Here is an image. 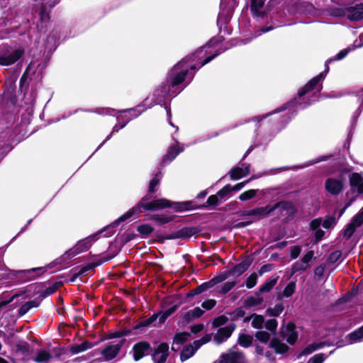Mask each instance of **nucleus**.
I'll return each instance as SVG.
<instances>
[{
  "label": "nucleus",
  "mask_w": 363,
  "mask_h": 363,
  "mask_svg": "<svg viewBox=\"0 0 363 363\" xmlns=\"http://www.w3.org/2000/svg\"><path fill=\"white\" fill-rule=\"evenodd\" d=\"M194 354V350H192V345H188L185 346L180 353V360L182 362H184L189 359L191 357H192Z\"/></svg>",
  "instance_id": "c03bdc74"
},
{
  "label": "nucleus",
  "mask_w": 363,
  "mask_h": 363,
  "mask_svg": "<svg viewBox=\"0 0 363 363\" xmlns=\"http://www.w3.org/2000/svg\"><path fill=\"white\" fill-rule=\"evenodd\" d=\"M252 262V259H250L249 257L245 259L239 264L235 265L233 268L230 269L226 271L228 277L237 275L238 277L242 275L243 273H245L250 266L251 265Z\"/></svg>",
  "instance_id": "6ab92c4d"
},
{
  "label": "nucleus",
  "mask_w": 363,
  "mask_h": 363,
  "mask_svg": "<svg viewBox=\"0 0 363 363\" xmlns=\"http://www.w3.org/2000/svg\"><path fill=\"white\" fill-rule=\"evenodd\" d=\"M54 6L55 4H51L49 6L45 4H42L39 11L40 19L42 23H47L49 21L50 18V12L51 9Z\"/></svg>",
  "instance_id": "7c9ffc66"
},
{
  "label": "nucleus",
  "mask_w": 363,
  "mask_h": 363,
  "mask_svg": "<svg viewBox=\"0 0 363 363\" xmlns=\"http://www.w3.org/2000/svg\"><path fill=\"white\" fill-rule=\"evenodd\" d=\"M266 0H251L250 11L253 16L264 18L267 15V12L262 11Z\"/></svg>",
  "instance_id": "412c9836"
},
{
  "label": "nucleus",
  "mask_w": 363,
  "mask_h": 363,
  "mask_svg": "<svg viewBox=\"0 0 363 363\" xmlns=\"http://www.w3.org/2000/svg\"><path fill=\"white\" fill-rule=\"evenodd\" d=\"M272 212V206H265L262 207L255 208L251 210H243L239 213L241 217L253 216L255 220H259L267 216L270 215Z\"/></svg>",
  "instance_id": "1a4fd4ad"
},
{
  "label": "nucleus",
  "mask_w": 363,
  "mask_h": 363,
  "mask_svg": "<svg viewBox=\"0 0 363 363\" xmlns=\"http://www.w3.org/2000/svg\"><path fill=\"white\" fill-rule=\"evenodd\" d=\"M318 79L316 78L313 77L310 79L304 86H301L297 93V96L293 98L289 101L286 104H284L281 107L276 110V112L283 111L290 107L295 106L298 104V98H301L305 96L307 93L311 91L314 90L318 84Z\"/></svg>",
  "instance_id": "6e6552de"
},
{
  "label": "nucleus",
  "mask_w": 363,
  "mask_h": 363,
  "mask_svg": "<svg viewBox=\"0 0 363 363\" xmlns=\"http://www.w3.org/2000/svg\"><path fill=\"white\" fill-rule=\"evenodd\" d=\"M251 318H253V320L252 321V326L254 328H257V329L262 328L263 324L264 322V319L262 315H257L256 313H253L251 315L246 317L245 318V322L250 320L251 319Z\"/></svg>",
  "instance_id": "72a5a7b5"
},
{
  "label": "nucleus",
  "mask_w": 363,
  "mask_h": 363,
  "mask_svg": "<svg viewBox=\"0 0 363 363\" xmlns=\"http://www.w3.org/2000/svg\"><path fill=\"white\" fill-rule=\"evenodd\" d=\"M176 218L175 215L167 216L164 214H146L145 220H151L155 223V224L160 227L174 220Z\"/></svg>",
  "instance_id": "aec40b11"
},
{
  "label": "nucleus",
  "mask_w": 363,
  "mask_h": 363,
  "mask_svg": "<svg viewBox=\"0 0 363 363\" xmlns=\"http://www.w3.org/2000/svg\"><path fill=\"white\" fill-rule=\"evenodd\" d=\"M131 333V330L125 328L122 330L116 331L113 333H109L106 335V337L104 339L106 340H111L114 338H120L124 336H127Z\"/></svg>",
  "instance_id": "ea45409f"
},
{
  "label": "nucleus",
  "mask_w": 363,
  "mask_h": 363,
  "mask_svg": "<svg viewBox=\"0 0 363 363\" xmlns=\"http://www.w3.org/2000/svg\"><path fill=\"white\" fill-rule=\"evenodd\" d=\"M23 48H17L7 55H0V65L9 66L16 62L24 55Z\"/></svg>",
  "instance_id": "2eb2a0df"
},
{
  "label": "nucleus",
  "mask_w": 363,
  "mask_h": 363,
  "mask_svg": "<svg viewBox=\"0 0 363 363\" xmlns=\"http://www.w3.org/2000/svg\"><path fill=\"white\" fill-rule=\"evenodd\" d=\"M284 310V306L283 303H279L275 305L274 308H269L266 311V313L268 315L277 317L279 316Z\"/></svg>",
  "instance_id": "79ce46f5"
},
{
  "label": "nucleus",
  "mask_w": 363,
  "mask_h": 363,
  "mask_svg": "<svg viewBox=\"0 0 363 363\" xmlns=\"http://www.w3.org/2000/svg\"><path fill=\"white\" fill-rule=\"evenodd\" d=\"M343 186L342 181L333 177L328 178L325 182V190L333 196L339 195L342 191Z\"/></svg>",
  "instance_id": "4468645a"
},
{
  "label": "nucleus",
  "mask_w": 363,
  "mask_h": 363,
  "mask_svg": "<svg viewBox=\"0 0 363 363\" xmlns=\"http://www.w3.org/2000/svg\"><path fill=\"white\" fill-rule=\"evenodd\" d=\"M40 304V300H38V298H35L33 301H29L24 304H23L18 311V315L21 317L26 314L32 308L34 307H38Z\"/></svg>",
  "instance_id": "c85d7f7f"
},
{
  "label": "nucleus",
  "mask_w": 363,
  "mask_h": 363,
  "mask_svg": "<svg viewBox=\"0 0 363 363\" xmlns=\"http://www.w3.org/2000/svg\"><path fill=\"white\" fill-rule=\"evenodd\" d=\"M125 341V339H123L116 345H108L106 347H105L101 352V354L104 357V359L106 361H110L114 359L120 352L121 347Z\"/></svg>",
  "instance_id": "9d476101"
},
{
  "label": "nucleus",
  "mask_w": 363,
  "mask_h": 363,
  "mask_svg": "<svg viewBox=\"0 0 363 363\" xmlns=\"http://www.w3.org/2000/svg\"><path fill=\"white\" fill-rule=\"evenodd\" d=\"M202 229L200 226H186L170 234L163 235L158 231L156 233V238L159 242L164 243L166 240H188L194 235H199Z\"/></svg>",
  "instance_id": "39448f33"
},
{
  "label": "nucleus",
  "mask_w": 363,
  "mask_h": 363,
  "mask_svg": "<svg viewBox=\"0 0 363 363\" xmlns=\"http://www.w3.org/2000/svg\"><path fill=\"white\" fill-rule=\"evenodd\" d=\"M279 277H270L267 279L263 284L255 291L256 296H259L260 294L269 292L273 287L277 284Z\"/></svg>",
  "instance_id": "a878e982"
},
{
  "label": "nucleus",
  "mask_w": 363,
  "mask_h": 363,
  "mask_svg": "<svg viewBox=\"0 0 363 363\" xmlns=\"http://www.w3.org/2000/svg\"><path fill=\"white\" fill-rule=\"evenodd\" d=\"M357 226L354 225L352 222H350L349 224H347L345 227V228L343 230L342 236L343 238L346 239H350L354 232L356 231Z\"/></svg>",
  "instance_id": "3c124183"
},
{
  "label": "nucleus",
  "mask_w": 363,
  "mask_h": 363,
  "mask_svg": "<svg viewBox=\"0 0 363 363\" xmlns=\"http://www.w3.org/2000/svg\"><path fill=\"white\" fill-rule=\"evenodd\" d=\"M31 68V63H30L27 67L26 68L24 72L21 75L19 81V91L21 92H23L24 94L26 93V91L28 89L29 87V82L28 77H29V72Z\"/></svg>",
  "instance_id": "cd10ccee"
},
{
  "label": "nucleus",
  "mask_w": 363,
  "mask_h": 363,
  "mask_svg": "<svg viewBox=\"0 0 363 363\" xmlns=\"http://www.w3.org/2000/svg\"><path fill=\"white\" fill-rule=\"evenodd\" d=\"M101 264H102L101 261H95V262L89 263L86 265L82 267L79 270V274H81V276L87 274L89 272L94 271L96 267L101 265Z\"/></svg>",
  "instance_id": "58836bf2"
},
{
  "label": "nucleus",
  "mask_w": 363,
  "mask_h": 363,
  "mask_svg": "<svg viewBox=\"0 0 363 363\" xmlns=\"http://www.w3.org/2000/svg\"><path fill=\"white\" fill-rule=\"evenodd\" d=\"M159 354H162V355L159 359L155 361V363H165L169 357V345L167 342H162L158 345L152 354V358L155 359V356Z\"/></svg>",
  "instance_id": "b1692460"
},
{
  "label": "nucleus",
  "mask_w": 363,
  "mask_h": 363,
  "mask_svg": "<svg viewBox=\"0 0 363 363\" xmlns=\"http://www.w3.org/2000/svg\"><path fill=\"white\" fill-rule=\"evenodd\" d=\"M259 189H250V190L245 191L243 193H242L241 194H240V196H238V199L242 201L250 200L252 198H254L257 195V192H259Z\"/></svg>",
  "instance_id": "09e8293b"
},
{
  "label": "nucleus",
  "mask_w": 363,
  "mask_h": 363,
  "mask_svg": "<svg viewBox=\"0 0 363 363\" xmlns=\"http://www.w3.org/2000/svg\"><path fill=\"white\" fill-rule=\"evenodd\" d=\"M279 333L281 337L286 338V342L291 345H294L298 340V335L297 331L287 335L285 331L281 330Z\"/></svg>",
  "instance_id": "49530a36"
},
{
  "label": "nucleus",
  "mask_w": 363,
  "mask_h": 363,
  "mask_svg": "<svg viewBox=\"0 0 363 363\" xmlns=\"http://www.w3.org/2000/svg\"><path fill=\"white\" fill-rule=\"evenodd\" d=\"M351 222L355 225L357 228L360 227L363 224V208L352 218Z\"/></svg>",
  "instance_id": "052dcab7"
},
{
  "label": "nucleus",
  "mask_w": 363,
  "mask_h": 363,
  "mask_svg": "<svg viewBox=\"0 0 363 363\" xmlns=\"http://www.w3.org/2000/svg\"><path fill=\"white\" fill-rule=\"evenodd\" d=\"M325 345L324 342H320L318 343H312L308 345H307L298 355V358H300L302 356H306L311 354L314 351L323 347Z\"/></svg>",
  "instance_id": "473e14b6"
},
{
  "label": "nucleus",
  "mask_w": 363,
  "mask_h": 363,
  "mask_svg": "<svg viewBox=\"0 0 363 363\" xmlns=\"http://www.w3.org/2000/svg\"><path fill=\"white\" fill-rule=\"evenodd\" d=\"M342 255V252L341 250H335L328 255L327 262L330 264H335L341 258Z\"/></svg>",
  "instance_id": "6e6d98bb"
},
{
  "label": "nucleus",
  "mask_w": 363,
  "mask_h": 363,
  "mask_svg": "<svg viewBox=\"0 0 363 363\" xmlns=\"http://www.w3.org/2000/svg\"><path fill=\"white\" fill-rule=\"evenodd\" d=\"M349 14L347 18L351 21H359L363 20V11H355L353 12H347Z\"/></svg>",
  "instance_id": "680f3d73"
},
{
  "label": "nucleus",
  "mask_w": 363,
  "mask_h": 363,
  "mask_svg": "<svg viewBox=\"0 0 363 363\" xmlns=\"http://www.w3.org/2000/svg\"><path fill=\"white\" fill-rule=\"evenodd\" d=\"M231 179L238 180L244 177L242 168L240 167H234L228 172Z\"/></svg>",
  "instance_id": "de8ad7c7"
},
{
  "label": "nucleus",
  "mask_w": 363,
  "mask_h": 363,
  "mask_svg": "<svg viewBox=\"0 0 363 363\" xmlns=\"http://www.w3.org/2000/svg\"><path fill=\"white\" fill-rule=\"evenodd\" d=\"M336 219L333 216H328L323 220L322 225L325 229H329L331 226L336 224Z\"/></svg>",
  "instance_id": "69168bd1"
},
{
  "label": "nucleus",
  "mask_w": 363,
  "mask_h": 363,
  "mask_svg": "<svg viewBox=\"0 0 363 363\" xmlns=\"http://www.w3.org/2000/svg\"><path fill=\"white\" fill-rule=\"evenodd\" d=\"M162 177V174L160 170H159L155 177L150 180L148 190L150 193H155L157 191L156 186L160 184L161 179Z\"/></svg>",
  "instance_id": "c9c22d12"
},
{
  "label": "nucleus",
  "mask_w": 363,
  "mask_h": 363,
  "mask_svg": "<svg viewBox=\"0 0 363 363\" xmlns=\"http://www.w3.org/2000/svg\"><path fill=\"white\" fill-rule=\"evenodd\" d=\"M255 337L262 343H267L270 339V334L267 331L259 330L255 333Z\"/></svg>",
  "instance_id": "4d7b16f0"
},
{
  "label": "nucleus",
  "mask_w": 363,
  "mask_h": 363,
  "mask_svg": "<svg viewBox=\"0 0 363 363\" xmlns=\"http://www.w3.org/2000/svg\"><path fill=\"white\" fill-rule=\"evenodd\" d=\"M363 337L360 335V333L358 329L348 334L346 338L348 340L347 342L350 344L357 342V340L362 339Z\"/></svg>",
  "instance_id": "bf43d9fd"
},
{
  "label": "nucleus",
  "mask_w": 363,
  "mask_h": 363,
  "mask_svg": "<svg viewBox=\"0 0 363 363\" xmlns=\"http://www.w3.org/2000/svg\"><path fill=\"white\" fill-rule=\"evenodd\" d=\"M270 347L273 348L277 354H284L289 350V347L281 342L277 337H273L269 344Z\"/></svg>",
  "instance_id": "bb28decb"
},
{
  "label": "nucleus",
  "mask_w": 363,
  "mask_h": 363,
  "mask_svg": "<svg viewBox=\"0 0 363 363\" xmlns=\"http://www.w3.org/2000/svg\"><path fill=\"white\" fill-rule=\"evenodd\" d=\"M308 265H306L301 261L294 262L291 266V275L297 272H303L307 269Z\"/></svg>",
  "instance_id": "603ef678"
},
{
  "label": "nucleus",
  "mask_w": 363,
  "mask_h": 363,
  "mask_svg": "<svg viewBox=\"0 0 363 363\" xmlns=\"http://www.w3.org/2000/svg\"><path fill=\"white\" fill-rule=\"evenodd\" d=\"M228 318L225 315H221L215 318L213 320L212 324L214 328H218L225 325L228 322Z\"/></svg>",
  "instance_id": "e2e57ef3"
},
{
  "label": "nucleus",
  "mask_w": 363,
  "mask_h": 363,
  "mask_svg": "<svg viewBox=\"0 0 363 363\" xmlns=\"http://www.w3.org/2000/svg\"><path fill=\"white\" fill-rule=\"evenodd\" d=\"M150 349L151 345L147 341H140L135 343L133 347L134 360L139 361L141 359Z\"/></svg>",
  "instance_id": "f3484780"
},
{
  "label": "nucleus",
  "mask_w": 363,
  "mask_h": 363,
  "mask_svg": "<svg viewBox=\"0 0 363 363\" xmlns=\"http://www.w3.org/2000/svg\"><path fill=\"white\" fill-rule=\"evenodd\" d=\"M235 328V325L234 323L229 324L223 328H220L214 335V340L217 344L222 343L230 337Z\"/></svg>",
  "instance_id": "a211bd4d"
},
{
  "label": "nucleus",
  "mask_w": 363,
  "mask_h": 363,
  "mask_svg": "<svg viewBox=\"0 0 363 363\" xmlns=\"http://www.w3.org/2000/svg\"><path fill=\"white\" fill-rule=\"evenodd\" d=\"M137 231L144 238L147 237L154 231V228L150 224H141L137 227Z\"/></svg>",
  "instance_id": "a19ab883"
},
{
  "label": "nucleus",
  "mask_w": 363,
  "mask_h": 363,
  "mask_svg": "<svg viewBox=\"0 0 363 363\" xmlns=\"http://www.w3.org/2000/svg\"><path fill=\"white\" fill-rule=\"evenodd\" d=\"M325 359V355L323 353L316 354L310 358L309 363H323Z\"/></svg>",
  "instance_id": "774afa93"
},
{
  "label": "nucleus",
  "mask_w": 363,
  "mask_h": 363,
  "mask_svg": "<svg viewBox=\"0 0 363 363\" xmlns=\"http://www.w3.org/2000/svg\"><path fill=\"white\" fill-rule=\"evenodd\" d=\"M93 346V343H91L89 340H85L80 345L75 344L71 345L69 347V351L72 354H78L79 352H82L88 349L91 348Z\"/></svg>",
  "instance_id": "2f4dec72"
},
{
  "label": "nucleus",
  "mask_w": 363,
  "mask_h": 363,
  "mask_svg": "<svg viewBox=\"0 0 363 363\" xmlns=\"http://www.w3.org/2000/svg\"><path fill=\"white\" fill-rule=\"evenodd\" d=\"M172 87L165 79L158 87L154 91L153 96L157 103L164 102L165 98L168 95H172Z\"/></svg>",
  "instance_id": "9b49d317"
},
{
  "label": "nucleus",
  "mask_w": 363,
  "mask_h": 363,
  "mask_svg": "<svg viewBox=\"0 0 363 363\" xmlns=\"http://www.w3.org/2000/svg\"><path fill=\"white\" fill-rule=\"evenodd\" d=\"M330 15L335 17H345L347 13L346 8L335 7L331 8L329 11Z\"/></svg>",
  "instance_id": "864d4df0"
},
{
  "label": "nucleus",
  "mask_w": 363,
  "mask_h": 363,
  "mask_svg": "<svg viewBox=\"0 0 363 363\" xmlns=\"http://www.w3.org/2000/svg\"><path fill=\"white\" fill-rule=\"evenodd\" d=\"M51 354L49 352L41 350L37 353V355L33 358V361L37 363L48 362L51 358Z\"/></svg>",
  "instance_id": "4c0bfd02"
},
{
  "label": "nucleus",
  "mask_w": 363,
  "mask_h": 363,
  "mask_svg": "<svg viewBox=\"0 0 363 363\" xmlns=\"http://www.w3.org/2000/svg\"><path fill=\"white\" fill-rule=\"evenodd\" d=\"M279 208L281 212L287 211L289 218H294L297 213V209L291 201H280L272 206V212Z\"/></svg>",
  "instance_id": "dca6fc26"
},
{
  "label": "nucleus",
  "mask_w": 363,
  "mask_h": 363,
  "mask_svg": "<svg viewBox=\"0 0 363 363\" xmlns=\"http://www.w3.org/2000/svg\"><path fill=\"white\" fill-rule=\"evenodd\" d=\"M106 231V229H104L84 239L79 240L74 247L66 251L60 258L56 259L55 263L68 264L72 258L82 252L87 251L91 246L92 242L99 239V235Z\"/></svg>",
  "instance_id": "f257e3e1"
},
{
  "label": "nucleus",
  "mask_w": 363,
  "mask_h": 363,
  "mask_svg": "<svg viewBox=\"0 0 363 363\" xmlns=\"http://www.w3.org/2000/svg\"><path fill=\"white\" fill-rule=\"evenodd\" d=\"M236 284L234 281L225 282L219 291V293L222 295H225L228 293Z\"/></svg>",
  "instance_id": "0e129e2a"
},
{
  "label": "nucleus",
  "mask_w": 363,
  "mask_h": 363,
  "mask_svg": "<svg viewBox=\"0 0 363 363\" xmlns=\"http://www.w3.org/2000/svg\"><path fill=\"white\" fill-rule=\"evenodd\" d=\"M231 191L230 189V184L225 185L222 189H220L216 193L217 196L220 202L226 201L228 198H230L231 195Z\"/></svg>",
  "instance_id": "e433bc0d"
},
{
  "label": "nucleus",
  "mask_w": 363,
  "mask_h": 363,
  "mask_svg": "<svg viewBox=\"0 0 363 363\" xmlns=\"http://www.w3.org/2000/svg\"><path fill=\"white\" fill-rule=\"evenodd\" d=\"M350 185L352 191L357 189L359 194H363V177L357 172L351 174L350 176Z\"/></svg>",
  "instance_id": "5701e85b"
},
{
  "label": "nucleus",
  "mask_w": 363,
  "mask_h": 363,
  "mask_svg": "<svg viewBox=\"0 0 363 363\" xmlns=\"http://www.w3.org/2000/svg\"><path fill=\"white\" fill-rule=\"evenodd\" d=\"M314 10L313 4L306 1L294 3L290 7V12L295 14L312 13Z\"/></svg>",
  "instance_id": "ddd939ff"
},
{
  "label": "nucleus",
  "mask_w": 363,
  "mask_h": 363,
  "mask_svg": "<svg viewBox=\"0 0 363 363\" xmlns=\"http://www.w3.org/2000/svg\"><path fill=\"white\" fill-rule=\"evenodd\" d=\"M228 277H228L227 272H225L223 274H220L219 275H217V276L214 277L213 278L210 279L208 281H209L211 287H213L215 285H216V284H218L219 283L223 282V281L227 279Z\"/></svg>",
  "instance_id": "5fc2aeb1"
},
{
  "label": "nucleus",
  "mask_w": 363,
  "mask_h": 363,
  "mask_svg": "<svg viewBox=\"0 0 363 363\" xmlns=\"http://www.w3.org/2000/svg\"><path fill=\"white\" fill-rule=\"evenodd\" d=\"M264 325L267 330L274 333L277 328L278 322L276 319H269L265 322Z\"/></svg>",
  "instance_id": "338daca9"
},
{
  "label": "nucleus",
  "mask_w": 363,
  "mask_h": 363,
  "mask_svg": "<svg viewBox=\"0 0 363 363\" xmlns=\"http://www.w3.org/2000/svg\"><path fill=\"white\" fill-rule=\"evenodd\" d=\"M253 337L250 335L242 333L238 337V343L242 347L247 348L251 346Z\"/></svg>",
  "instance_id": "f704fd0d"
},
{
  "label": "nucleus",
  "mask_w": 363,
  "mask_h": 363,
  "mask_svg": "<svg viewBox=\"0 0 363 363\" xmlns=\"http://www.w3.org/2000/svg\"><path fill=\"white\" fill-rule=\"evenodd\" d=\"M155 193L149 192L147 190V193L141 198L138 203H137L134 206L130 208L126 213L122 215L121 217L118 218L114 223L111 224V227L113 228L116 225H118L120 223L124 222L127 219L130 218L134 215H139L142 213L145 212V208L144 206L147 205V203H150L151 200L153 199V194Z\"/></svg>",
  "instance_id": "0eeeda50"
},
{
  "label": "nucleus",
  "mask_w": 363,
  "mask_h": 363,
  "mask_svg": "<svg viewBox=\"0 0 363 363\" xmlns=\"http://www.w3.org/2000/svg\"><path fill=\"white\" fill-rule=\"evenodd\" d=\"M204 313V311L199 307H195L194 309L189 310L180 317L178 321L179 325L185 326L191 321L201 318Z\"/></svg>",
  "instance_id": "f8f14e48"
},
{
  "label": "nucleus",
  "mask_w": 363,
  "mask_h": 363,
  "mask_svg": "<svg viewBox=\"0 0 363 363\" xmlns=\"http://www.w3.org/2000/svg\"><path fill=\"white\" fill-rule=\"evenodd\" d=\"M62 285H63L62 281L55 282L51 286H50V287L47 288L45 290L40 292L37 298H38V300H40V302H41L42 300L44 299L45 298H46L47 296H50V295L53 294L54 293H55L57 291L58 288Z\"/></svg>",
  "instance_id": "c756f323"
},
{
  "label": "nucleus",
  "mask_w": 363,
  "mask_h": 363,
  "mask_svg": "<svg viewBox=\"0 0 363 363\" xmlns=\"http://www.w3.org/2000/svg\"><path fill=\"white\" fill-rule=\"evenodd\" d=\"M220 203L221 202L220 201L218 196L216 194H213V195H211L210 196H208V198L206 200V202L202 205L198 206V205L195 204L194 202L193 201V204H192L193 208H191L190 210L204 209V208H208L209 207L215 208L217 206H218Z\"/></svg>",
  "instance_id": "393cba45"
},
{
  "label": "nucleus",
  "mask_w": 363,
  "mask_h": 363,
  "mask_svg": "<svg viewBox=\"0 0 363 363\" xmlns=\"http://www.w3.org/2000/svg\"><path fill=\"white\" fill-rule=\"evenodd\" d=\"M296 281H290L284 289L282 296L286 298L291 297L296 291Z\"/></svg>",
  "instance_id": "8fccbe9b"
},
{
  "label": "nucleus",
  "mask_w": 363,
  "mask_h": 363,
  "mask_svg": "<svg viewBox=\"0 0 363 363\" xmlns=\"http://www.w3.org/2000/svg\"><path fill=\"white\" fill-rule=\"evenodd\" d=\"M52 267V264L45 267H34L24 270H11L9 272L10 278L17 279L21 282H26L33 280L47 272L48 269Z\"/></svg>",
  "instance_id": "423d86ee"
},
{
  "label": "nucleus",
  "mask_w": 363,
  "mask_h": 363,
  "mask_svg": "<svg viewBox=\"0 0 363 363\" xmlns=\"http://www.w3.org/2000/svg\"><path fill=\"white\" fill-rule=\"evenodd\" d=\"M184 61L177 62L167 73L166 77L167 82L172 87V94L177 95L182 89L179 86L184 83L188 77L186 67L182 68Z\"/></svg>",
  "instance_id": "20e7f679"
},
{
  "label": "nucleus",
  "mask_w": 363,
  "mask_h": 363,
  "mask_svg": "<svg viewBox=\"0 0 363 363\" xmlns=\"http://www.w3.org/2000/svg\"><path fill=\"white\" fill-rule=\"evenodd\" d=\"M257 281V275L255 272L252 273L246 279L245 285L247 289H252Z\"/></svg>",
  "instance_id": "13d9d810"
},
{
  "label": "nucleus",
  "mask_w": 363,
  "mask_h": 363,
  "mask_svg": "<svg viewBox=\"0 0 363 363\" xmlns=\"http://www.w3.org/2000/svg\"><path fill=\"white\" fill-rule=\"evenodd\" d=\"M257 298H255L254 296H249L247 297L245 302H244V306L247 308L252 307L255 306L260 305L264 301V299L262 297H259L257 296Z\"/></svg>",
  "instance_id": "37998d69"
},
{
  "label": "nucleus",
  "mask_w": 363,
  "mask_h": 363,
  "mask_svg": "<svg viewBox=\"0 0 363 363\" xmlns=\"http://www.w3.org/2000/svg\"><path fill=\"white\" fill-rule=\"evenodd\" d=\"M190 334L187 332L177 333L173 338V343L182 345L187 341V337Z\"/></svg>",
  "instance_id": "a18cd8bd"
},
{
  "label": "nucleus",
  "mask_w": 363,
  "mask_h": 363,
  "mask_svg": "<svg viewBox=\"0 0 363 363\" xmlns=\"http://www.w3.org/2000/svg\"><path fill=\"white\" fill-rule=\"evenodd\" d=\"M206 46H202L198 48L194 53L191 55H187L180 61H184L182 65V68L186 67L187 70V75H190L189 70H195L197 68V64L199 63V68L206 65L208 62H210L212 60H213L216 57H217L220 52H216L215 54L206 57L203 60L201 61V60L204 57L206 53V50L204 51V49Z\"/></svg>",
  "instance_id": "7ed1b4c3"
},
{
  "label": "nucleus",
  "mask_w": 363,
  "mask_h": 363,
  "mask_svg": "<svg viewBox=\"0 0 363 363\" xmlns=\"http://www.w3.org/2000/svg\"><path fill=\"white\" fill-rule=\"evenodd\" d=\"M192 201H186L182 202H174L168 200L165 198L155 199L144 206L146 211H156L159 210L165 209L167 208H172L175 212H182L185 211H189L192 206Z\"/></svg>",
  "instance_id": "f03ea898"
},
{
  "label": "nucleus",
  "mask_w": 363,
  "mask_h": 363,
  "mask_svg": "<svg viewBox=\"0 0 363 363\" xmlns=\"http://www.w3.org/2000/svg\"><path fill=\"white\" fill-rule=\"evenodd\" d=\"M179 142L177 141L176 145H171L166 154L164 155L161 164L164 166L167 162H172L176 157L182 152L184 149L178 146Z\"/></svg>",
  "instance_id": "4be33fe9"
}]
</instances>
